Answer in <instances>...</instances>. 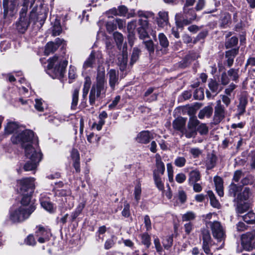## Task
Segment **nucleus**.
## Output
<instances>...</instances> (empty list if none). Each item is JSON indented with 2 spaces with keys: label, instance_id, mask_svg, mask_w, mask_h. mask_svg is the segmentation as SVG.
I'll list each match as a JSON object with an SVG mask.
<instances>
[{
  "label": "nucleus",
  "instance_id": "1",
  "mask_svg": "<svg viewBox=\"0 0 255 255\" xmlns=\"http://www.w3.org/2000/svg\"><path fill=\"white\" fill-rule=\"evenodd\" d=\"M17 183L20 193L23 197L21 201V206L17 209L10 211V219L13 222L24 221L35 209V202L31 199L35 187L34 178H25L18 180Z\"/></svg>",
  "mask_w": 255,
  "mask_h": 255
},
{
  "label": "nucleus",
  "instance_id": "2",
  "mask_svg": "<svg viewBox=\"0 0 255 255\" xmlns=\"http://www.w3.org/2000/svg\"><path fill=\"white\" fill-rule=\"evenodd\" d=\"M22 7L20 11L19 17L15 22L16 30L21 33H24L28 29L30 24V19L36 16V20H45L46 19L47 12L44 8L40 7V10L36 12L34 8L30 12V15H26L29 6V0H23Z\"/></svg>",
  "mask_w": 255,
  "mask_h": 255
},
{
  "label": "nucleus",
  "instance_id": "3",
  "mask_svg": "<svg viewBox=\"0 0 255 255\" xmlns=\"http://www.w3.org/2000/svg\"><path fill=\"white\" fill-rule=\"evenodd\" d=\"M4 131L6 134L13 133L11 141L15 144H20L21 147L33 143V132L28 129L23 130L15 122H8L4 127Z\"/></svg>",
  "mask_w": 255,
  "mask_h": 255
},
{
  "label": "nucleus",
  "instance_id": "4",
  "mask_svg": "<svg viewBox=\"0 0 255 255\" xmlns=\"http://www.w3.org/2000/svg\"><path fill=\"white\" fill-rule=\"evenodd\" d=\"M32 143L22 147L24 149L25 155L28 159L25 163L23 168L25 171L35 170L42 159V154L38 148H35Z\"/></svg>",
  "mask_w": 255,
  "mask_h": 255
},
{
  "label": "nucleus",
  "instance_id": "5",
  "mask_svg": "<svg viewBox=\"0 0 255 255\" xmlns=\"http://www.w3.org/2000/svg\"><path fill=\"white\" fill-rule=\"evenodd\" d=\"M106 80L105 79V70L104 68H99L98 70L96 84L93 85L89 95V102L91 105H94L96 98L100 97L106 92Z\"/></svg>",
  "mask_w": 255,
  "mask_h": 255
},
{
  "label": "nucleus",
  "instance_id": "6",
  "mask_svg": "<svg viewBox=\"0 0 255 255\" xmlns=\"http://www.w3.org/2000/svg\"><path fill=\"white\" fill-rule=\"evenodd\" d=\"M47 73L52 78L61 79L65 74L68 61L55 56L48 60Z\"/></svg>",
  "mask_w": 255,
  "mask_h": 255
},
{
  "label": "nucleus",
  "instance_id": "7",
  "mask_svg": "<svg viewBox=\"0 0 255 255\" xmlns=\"http://www.w3.org/2000/svg\"><path fill=\"white\" fill-rule=\"evenodd\" d=\"M197 18V14L192 7L183 6V14L177 13L175 16V23L178 28L191 23Z\"/></svg>",
  "mask_w": 255,
  "mask_h": 255
},
{
  "label": "nucleus",
  "instance_id": "8",
  "mask_svg": "<svg viewBox=\"0 0 255 255\" xmlns=\"http://www.w3.org/2000/svg\"><path fill=\"white\" fill-rule=\"evenodd\" d=\"M22 2L23 0L21 2L20 0H3L4 22L11 20V18L17 13L18 7L20 4L22 6Z\"/></svg>",
  "mask_w": 255,
  "mask_h": 255
},
{
  "label": "nucleus",
  "instance_id": "9",
  "mask_svg": "<svg viewBox=\"0 0 255 255\" xmlns=\"http://www.w3.org/2000/svg\"><path fill=\"white\" fill-rule=\"evenodd\" d=\"M242 245L247 251L255 248V231L244 234L241 237Z\"/></svg>",
  "mask_w": 255,
  "mask_h": 255
},
{
  "label": "nucleus",
  "instance_id": "10",
  "mask_svg": "<svg viewBox=\"0 0 255 255\" xmlns=\"http://www.w3.org/2000/svg\"><path fill=\"white\" fill-rule=\"evenodd\" d=\"M226 110L224 106L222 105L221 101L218 100L216 102V105L215 107V112L214 115V121L215 124L220 123L225 117Z\"/></svg>",
  "mask_w": 255,
  "mask_h": 255
},
{
  "label": "nucleus",
  "instance_id": "11",
  "mask_svg": "<svg viewBox=\"0 0 255 255\" xmlns=\"http://www.w3.org/2000/svg\"><path fill=\"white\" fill-rule=\"evenodd\" d=\"M35 235L38 237V242L42 244L49 240V237L51 236V233L49 229L39 225L36 227Z\"/></svg>",
  "mask_w": 255,
  "mask_h": 255
},
{
  "label": "nucleus",
  "instance_id": "12",
  "mask_svg": "<svg viewBox=\"0 0 255 255\" xmlns=\"http://www.w3.org/2000/svg\"><path fill=\"white\" fill-rule=\"evenodd\" d=\"M199 121L195 117H191L187 125V128H186L185 135L186 137L190 138L196 134V127L199 125Z\"/></svg>",
  "mask_w": 255,
  "mask_h": 255
},
{
  "label": "nucleus",
  "instance_id": "13",
  "mask_svg": "<svg viewBox=\"0 0 255 255\" xmlns=\"http://www.w3.org/2000/svg\"><path fill=\"white\" fill-rule=\"evenodd\" d=\"M211 229L213 237L218 242H222L225 239V232L221 224H211Z\"/></svg>",
  "mask_w": 255,
  "mask_h": 255
},
{
  "label": "nucleus",
  "instance_id": "14",
  "mask_svg": "<svg viewBox=\"0 0 255 255\" xmlns=\"http://www.w3.org/2000/svg\"><path fill=\"white\" fill-rule=\"evenodd\" d=\"M56 195L61 197V200L64 204L66 203L69 206L73 205L74 197L71 195L70 190H58L56 192Z\"/></svg>",
  "mask_w": 255,
  "mask_h": 255
},
{
  "label": "nucleus",
  "instance_id": "15",
  "mask_svg": "<svg viewBox=\"0 0 255 255\" xmlns=\"http://www.w3.org/2000/svg\"><path fill=\"white\" fill-rule=\"evenodd\" d=\"M203 249L204 252L209 254L210 252V248L212 246V241L210 234L208 230L204 229L202 231Z\"/></svg>",
  "mask_w": 255,
  "mask_h": 255
},
{
  "label": "nucleus",
  "instance_id": "16",
  "mask_svg": "<svg viewBox=\"0 0 255 255\" xmlns=\"http://www.w3.org/2000/svg\"><path fill=\"white\" fill-rule=\"evenodd\" d=\"M102 56L100 54H97L94 51H92L88 58L84 62L83 67L86 69L88 68H93L96 65V62H99L100 58Z\"/></svg>",
  "mask_w": 255,
  "mask_h": 255
},
{
  "label": "nucleus",
  "instance_id": "17",
  "mask_svg": "<svg viewBox=\"0 0 255 255\" xmlns=\"http://www.w3.org/2000/svg\"><path fill=\"white\" fill-rule=\"evenodd\" d=\"M40 202L41 207L48 212L52 213L55 211L56 208L46 195H41Z\"/></svg>",
  "mask_w": 255,
  "mask_h": 255
},
{
  "label": "nucleus",
  "instance_id": "18",
  "mask_svg": "<svg viewBox=\"0 0 255 255\" xmlns=\"http://www.w3.org/2000/svg\"><path fill=\"white\" fill-rule=\"evenodd\" d=\"M62 43V40L59 38H56L55 42H50L47 43L45 48V54L48 55L51 53L55 51L59 47L60 44Z\"/></svg>",
  "mask_w": 255,
  "mask_h": 255
},
{
  "label": "nucleus",
  "instance_id": "19",
  "mask_svg": "<svg viewBox=\"0 0 255 255\" xmlns=\"http://www.w3.org/2000/svg\"><path fill=\"white\" fill-rule=\"evenodd\" d=\"M186 122V119L182 117L178 118L173 121V127L175 129L180 131L183 134H185Z\"/></svg>",
  "mask_w": 255,
  "mask_h": 255
},
{
  "label": "nucleus",
  "instance_id": "20",
  "mask_svg": "<svg viewBox=\"0 0 255 255\" xmlns=\"http://www.w3.org/2000/svg\"><path fill=\"white\" fill-rule=\"evenodd\" d=\"M152 138V134L147 130H144L137 134L136 137L137 142L141 143H147Z\"/></svg>",
  "mask_w": 255,
  "mask_h": 255
},
{
  "label": "nucleus",
  "instance_id": "21",
  "mask_svg": "<svg viewBox=\"0 0 255 255\" xmlns=\"http://www.w3.org/2000/svg\"><path fill=\"white\" fill-rule=\"evenodd\" d=\"M158 17L157 22L158 26L164 27L169 24L168 12L165 11H160L158 12Z\"/></svg>",
  "mask_w": 255,
  "mask_h": 255
},
{
  "label": "nucleus",
  "instance_id": "22",
  "mask_svg": "<svg viewBox=\"0 0 255 255\" xmlns=\"http://www.w3.org/2000/svg\"><path fill=\"white\" fill-rule=\"evenodd\" d=\"M109 77V85L112 89L118 83L119 73L114 69H111L108 73Z\"/></svg>",
  "mask_w": 255,
  "mask_h": 255
},
{
  "label": "nucleus",
  "instance_id": "23",
  "mask_svg": "<svg viewBox=\"0 0 255 255\" xmlns=\"http://www.w3.org/2000/svg\"><path fill=\"white\" fill-rule=\"evenodd\" d=\"M214 181L218 195L220 197H223L224 194L223 179L220 177L217 176L214 177Z\"/></svg>",
  "mask_w": 255,
  "mask_h": 255
},
{
  "label": "nucleus",
  "instance_id": "24",
  "mask_svg": "<svg viewBox=\"0 0 255 255\" xmlns=\"http://www.w3.org/2000/svg\"><path fill=\"white\" fill-rule=\"evenodd\" d=\"M242 190L241 186H239L234 183H231L229 186L228 195L231 197L235 198L237 197L238 195L241 193Z\"/></svg>",
  "mask_w": 255,
  "mask_h": 255
},
{
  "label": "nucleus",
  "instance_id": "25",
  "mask_svg": "<svg viewBox=\"0 0 255 255\" xmlns=\"http://www.w3.org/2000/svg\"><path fill=\"white\" fill-rule=\"evenodd\" d=\"M165 171V166L163 162L159 155L156 156V169L154 170L153 173L156 174H163Z\"/></svg>",
  "mask_w": 255,
  "mask_h": 255
},
{
  "label": "nucleus",
  "instance_id": "26",
  "mask_svg": "<svg viewBox=\"0 0 255 255\" xmlns=\"http://www.w3.org/2000/svg\"><path fill=\"white\" fill-rule=\"evenodd\" d=\"M248 99L245 96H242L240 99L238 106V115H242L246 112V108L248 104Z\"/></svg>",
  "mask_w": 255,
  "mask_h": 255
},
{
  "label": "nucleus",
  "instance_id": "27",
  "mask_svg": "<svg viewBox=\"0 0 255 255\" xmlns=\"http://www.w3.org/2000/svg\"><path fill=\"white\" fill-rule=\"evenodd\" d=\"M251 194V192L250 188L246 187L242 192H241V193L238 195L237 197L235 199V200H237V202L247 200L249 198Z\"/></svg>",
  "mask_w": 255,
  "mask_h": 255
},
{
  "label": "nucleus",
  "instance_id": "28",
  "mask_svg": "<svg viewBox=\"0 0 255 255\" xmlns=\"http://www.w3.org/2000/svg\"><path fill=\"white\" fill-rule=\"evenodd\" d=\"M212 113L213 108L210 106H207L200 110L198 116L200 119H203L205 117L209 118L212 115Z\"/></svg>",
  "mask_w": 255,
  "mask_h": 255
},
{
  "label": "nucleus",
  "instance_id": "29",
  "mask_svg": "<svg viewBox=\"0 0 255 255\" xmlns=\"http://www.w3.org/2000/svg\"><path fill=\"white\" fill-rule=\"evenodd\" d=\"M216 163V156L213 154L208 155L207 159L206 160V166L207 169L208 170L211 169L215 166Z\"/></svg>",
  "mask_w": 255,
  "mask_h": 255
},
{
  "label": "nucleus",
  "instance_id": "30",
  "mask_svg": "<svg viewBox=\"0 0 255 255\" xmlns=\"http://www.w3.org/2000/svg\"><path fill=\"white\" fill-rule=\"evenodd\" d=\"M79 88H76L72 92V100L71 108L72 110H75L78 103Z\"/></svg>",
  "mask_w": 255,
  "mask_h": 255
},
{
  "label": "nucleus",
  "instance_id": "31",
  "mask_svg": "<svg viewBox=\"0 0 255 255\" xmlns=\"http://www.w3.org/2000/svg\"><path fill=\"white\" fill-rule=\"evenodd\" d=\"M128 62V53L124 52L123 54L118 57V63L120 65L121 70H124Z\"/></svg>",
  "mask_w": 255,
  "mask_h": 255
},
{
  "label": "nucleus",
  "instance_id": "32",
  "mask_svg": "<svg viewBox=\"0 0 255 255\" xmlns=\"http://www.w3.org/2000/svg\"><path fill=\"white\" fill-rule=\"evenodd\" d=\"M208 195L210 198V204L211 206L217 209H219L221 207V205L219 202L217 200L216 197L212 191H208L207 192Z\"/></svg>",
  "mask_w": 255,
  "mask_h": 255
},
{
  "label": "nucleus",
  "instance_id": "33",
  "mask_svg": "<svg viewBox=\"0 0 255 255\" xmlns=\"http://www.w3.org/2000/svg\"><path fill=\"white\" fill-rule=\"evenodd\" d=\"M200 179V174L198 170H194L189 173V183L193 184Z\"/></svg>",
  "mask_w": 255,
  "mask_h": 255
},
{
  "label": "nucleus",
  "instance_id": "34",
  "mask_svg": "<svg viewBox=\"0 0 255 255\" xmlns=\"http://www.w3.org/2000/svg\"><path fill=\"white\" fill-rule=\"evenodd\" d=\"M153 179L156 187L159 190L163 191L164 189V183L162 181L160 175L156 174V172L153 173Z\"/></svg>",
  "mask_w": 255,
  "mask_h": 255
},
{
  "label": "nucleus",
  "instance_id": "35",
  "mask_svg": "<svg viewBox=\"0 0 255 255\" xmlns=\"http://www.w3.org/2000/svg\"><path fill=\"white\" fill-rule=\"evenodd\" d=\"M91 84V78L89 76H87L85 78V82L83 89V97L85 98L87 96L89 89Z\"/></svg>",
  "mask_w": 255,
  "mask_h": 255
},
{
  "label": "nucleus",
  "instance_id": "36",
  "mask_svg": "<svg viewBox=\"0 0 255 255\" xmlns=\"http://www.w3.org/2000/svg\"><path fill=\"white\" fill-rule=\"evenodd\" d=\"M221 26L226 27L227 25L231 21V16L229 13H224L221 17Z\"/></svg>",
  "mask_w": 255,
  "mask_h": 255
},
{
  "label": "nucleus",
  "instance_id": "37",
  "mask_svg": "<svg viewBox=\"0 0 255 255\" xmlns=\"http://www.w3.org/2000/svg\"><path fill=\"white\" fill-rule=\"evenodd\" d=\"M158 38L160 45L163 48H167L169 46V41L163 33H159Z\"/></svg>",
  "mask_w": 255,
  "mask_h": 255
},
{
  "label": "nucleus",
  "instance_id": "38",
  "mask_svg": "<svg viewBox=\"0 0 255 255\" xmlns=\"http://www.w3.org/2000/svg\"><path fill=\"white\" fill-rule=\"evenodd\" d=\"M242 218L246 223H255V214L253 212L248 213Z\"/></svg>",
  "mask_w": 255,
  "mask_h": 255
},
{
  "label": "nucleus",
  "instance_id": "39",
  "mask_svg": "<svg viewBox=\"0 0 255 255\" xmlns=\"http://www.w3.org/2000/svg\"><path fill=\"white\" fill-rule=\"evenodd\" d=\"M210 90L212 92L218 93L222 89H219V84L215 80L211 79L208 84Z\"/></svg>",
  "mask_w": 255,
  "mask_h": 255
},
{
  "label": "nucleus",
  "instance_id": "40",
  "mask_svg": "<svg viewBox=\"0 0 255 255\" xmlns=\"http://www.w3.org/2000/svg\"><path fill=\"white\" fill-rule=\"evenodd\" d=\"M146 49L148 50L150 55L153 54L154 52V46L153 42L151 40L143 41Z\"/></svg>",
  "mask_w": 255,
  "mask_h": 255
},
{
  "label": "nucleus",
  "instance_id": "41",
  "mask_svg": "<svg viewBox=\"0 0 255 255\" xmlns=\"http://www.w3.org/2000/svg\"><path fill=\"white\" fill-rule=\"evenodd\" d=\"M249 208V205L247 203H242L238 202L236 207L237 212L239 213H243L247 211Z\"/></svg>",
  "mask_w": 255,
  "mask_h": 255
},
{
  "label": "nucleus",
  "instance_id": "42",
  "mask_svg": "<svg viewBox=\"0 0 255 255\" xmlns=\"http://www.w3.org/2000/svg\"><path fill=\"white\" fill-rule=\"evenodd\" d=\"M173 238L172 236H167L163 239L162 244L164 249L168 250L172 245Z\"/></svg>",
  "mask_w": 255,
  "mask_h": 255
},
{
  "label": "nucleus",
  "instance_id": "43",
  "mask_svg": "<svg viewBox=\"0 0 255 255\" xmlns=\"http://www.w3.org/2000/svg\"><path fill=\"white\" fill-rule=\"evenodd\" d=\"M238 43V39L237 37L233 36L228 39L225 43L226 48H231L236 46Z\"/></svg>",
  "mask_w": 255,
  "mask_h": 255
},
{
  "label": "nucleus",
  "instance_id": "44",
  "mask_svg": "<svg viewBox=\"0 0 255 255\" xmlns=\"http://www.w3.org/2000/svg\"><path fill=\"white\" fill-rule=\"evenodd\" d=\"M196 216L194 212L189 211L182 215V221L188 222L193 221Z\"/></svg>",
  "mask_w": 255,
  "mask_h": 255
},
{
  "label": "nucleus",
  "instance_id": "45",
  "mask_svg": "<svg viewBox=\"0 0 255 255\" xmlns=\"http://www.w3.org/2000/svg\"><path fill=\"white\" fill-rule=\"evenodd\" d=\"M62 31V28L59 21H56L53 26L52 34L53 36L59 35Z\"/></svg>",
  "mask_w": 255,
  "mask_h": 255
},
{
  "label": "nucleus",
  "instance_id": "46",
  "mask_svg": "<svg viewBox=\"0 0 255 255\" xmlns=\"http://www.w3.org/2000/svg\"><path fill=\"white\" fill-rule=\"evenodd\" d=\"M137 15L139 17L148 19L149 18L152 17L154 14L152 12L150 11L139 10L137 11Z\"/></svg>",
  "mask_w": 255,
  "mask_h": 255
},
{
  "label": "nucleus",
  "instance_id": "47",
  "mask_svg": "<svg viewBox=\"0 0 255 255\" xmlns=\"http://www.w3.org/2000/svg\"><path fill=\"white\" fill-rule=\"evenodd\" d=\"M141 242L147 248H148L150 244V237L147 233H144L141 235Z\"/></svg>",
  "mask_w": 255,
  "mask_h": 255
},
{
  "label": "nucleus",
  "instance_id": "48",
  "mask_svg": "<svg viewBox=\"0 0 255 255\" xmlns=\"http://www.w3.org/2000/svg\"><path fill=\"white\" fill-rule=\"evenodd\" d=\"M254 177L251 175H248L245 177H243L241 180V183L243 184V185L252 184L254 183Z\"/></svg>",
  "mask_w": 255,
  "mask_h": 255
},
{
  "label": "nucleus",
  "instance_id": "49",
  "mask_svg": "<svg viewBox=\"0 0 255 255\" xmlns=\"http://www.w3.org/2000/svg\"><path fill=\"white\" fill-rule=\"evenodd\" d=\"M24 243L31 246H34L36 244V241L33 235H29L24 240Z\"/></svg>",
  "mask_w": 255,
  "mask_h": 255
},
{
  "label": "nucleus",
  "instance_id": "50",
  "mask_svg": "<svg viewBox=\"0 0 255 255\" xmlns=\"http://www.w3.org/2000/svg\"><path fill=\"white\" fill-rule=\"evenodd\" d=\"M84 207L85 204L84 203H80L78 205L77 208L76 209V210L71 215L73 219H75L81 213Z\"/></svg>",
  "mask_w": 255,
  "mask_h": 255
},
{
  "label": "nucleus",
  "instance_id": "51",
  "mask_svg": "<svg viewBox=\"0 0 255 255\" xmlns=\"http://www.w3.org/2000/svg\"><path fill=\"white\" fill-rule=\"evenodd\" d=\"M140 50L137 48H134L133 49L130 64H133L135 63L138 59Z\"/></svg>",
  "mask_w": 255,
  "mask_h": 255
},
{
  "label": "nucleus",
  "instance_id": "52",
  "mask_svg": "<svg viewBox=\"0 0 255 255\" xmlns=\"http://www.w3.org/2000/svg\"><path fill=\"white\" fill-rule=\"evenodd\" d=\"M189 153L194 158H198L202 154V151L199 148H191L189 150Z\"/></svg>",
  "mask_w": 255,
  "mask_h": 255
},
{
  "label": "nucleus",
  "instance_id": "53",
  "mask_svg": "<svg viewBox=\"0 0 255 255\" xmlns=\"http://www.w3.org/2000/svg\"><path fill=\"white\" fill-rule=\"evenodd\" d=\"M228 74L233 81H236L239 78L238 70L231 69L228 71Z\"/></svg>",
  "mask_w": 255,
  "mask_h": 255
},
{
  "label": "nucleus",
  "instance_id": "54",
  "mask_svg": "<svg viewBox=\"0 0 255 255\" xmlns=\"http://www.w3.org/2000/svg\"><path fill=\"white\" fill-rule=\"evenodd\" d=\"M201 135L207 134L208 132V128L205 124H201L197 128V130Z\"/></svg>",
  "mask_w": 255,
  "mask_h": 255
},
{
  "label": "nucleus",
  "instance_id": "55",
  "mask_svg": "<svg viewBox=\"0 0 255 255\" xmlns=\"http://www.w3.org/2000/svg\"><path fill=\"white\" fill-rule=\"evenodd\" d=\"M186 162V159L183 157H177L174 161L175 165L179 167H183L185 165Z\"/></svg>",
  "mask_w": 255,
  "mask_h": 255
},
{
  "label": "nucleus",
  "instance_id": "56",
  "mask_svg": "<svg viewBox=\"0 0 255 255\" xmlns=\"http://www.w3.org/2000/svg\"><path fill=\"white\" fill-rule=\"evenodd\" d=\"M194 97L196 100H202L204 97V91L203 89L199 88L195 90L194 93Z\"/></svg>",
  "mask_w": 255,
  "mask_h": 255
},
{
  "label": "nucleus",
  "instance_id": "57",
  "mask_svg": "<svg viewBox=\"0 0 255 255\" xmlns=\"http://www.w3.org/2000/svg\"><path fill=\"white\" fill-rule=\"evenodd\" d=\"M177 197L181 203H184L187 200V195L184 191L183 190H178Z\"/></svg>",
  "mask_w": 255,
  "mask_h": 255
},
{
  "label": "nucleus",
  "instance_id": "58",
  "mask_svg": "<svg viewBox=\"0 0 255 255\" xmlns=\"http://www.w3.org/2000/svg\"><path fill=\"white\" fill-rule=\"evenodd\" d=\"M141 192V187L140 185H137L135 186L134 191V198L137 203L138 202L140 198V195Z\"/></svg>",
  "mask_w": 255,
  "mask_h": 255
},
{
  "label": "nucleus",
  "instance_id": "59",
  "mask_svg": "<svg viewBox=\"0 0 255 255\" xmlns=\"http://www.w3.org/2000/svg\"><path fill=\"white\" fill-rule=\"evenodd\" d=\"M146 28H138L137 31L139 34V37L141 39H144L148 37V33L145 30Z\"/></svg>",
  "mask_w": 255,
  "mask_h": 255
},
{
  "label": "nucleus",
  "instance_id": "60",
  "mask_svg": "<svg viewBox=\"0 0 255 255\" xmlns=\"http://www.w3.org/2000/svg\"><path fill=\"white\" fill-rule=\"evenodd\" d=\"M118 15L121 16H125L128 13V9L127 7L124 5H121L118 7Z\"/></svg>",
  "mask_w": 255,
  "mask_h": 255
},
{
  "label": "nucleus",
  "instance_id": "61",
  "mask_svg": "<svg viewBox=\"0 0 255 255\" xmlns=\"http://www.w3.org/2000/svg\"><path fill=\"white\" fill-rule=\"evenodd\" d=\"M71 157L73 161H80V155L77 149H72L71 152Z\"/></svg>",
  "mask_w": 255,
  "mask_h": 255
},
{
  "label": "nucleus",
  "instance_id": "62",
  "mask_svg": "<svg viewBox=\"0 0 255 255\" xmlns=\"http://www.w3.org/2000/svg\"><path fill=\"white\" fill-rule=\"evenodd\" d=\"M167 170L168 172L169 180L171 182L173 179V170L172 165L171 163H168L167 164Z\"/></svg>",
  "mask_w": 255,
  "mask_h": 255
},
{
  "label": "nucleus",
  "instance_id": "63",
  "mask_svg": "<svg viewBox=\"0 0 255 255\" xmlns=\"http://www.w3.org/2000/svg\"><path fill=\"white\" fill-rule=\"evenodd\" d=\"M244 177V174L241 170H237L235 172L234 176H233V180L236 182L239 181L240 179Z\"/></svg>",
  "mask_w": 255,
  "mask_h": 255
},
{
  "label": "nucleus",
  "instance_id": "64",
  "mask_svg": "<svg viewBox=\"0 0 255 255\" xmlns=\"http://www.w3.org/2000/svg\"><path fill=\"white\" fill-rule=\"evenodd\" d=\"M99 139L100 137H98V136L95 135L94 133H91L87 136V140L90 143L98 142Z\"/></svg>",
  "mask_w": 255,
  "mask_h": 255
}]
</instances>
